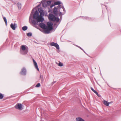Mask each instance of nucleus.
<instances>
[{"label": "nucleus", "instance_id": "f3484780", "mask_svg": "<svg viewBox=\"0 0 121 121\" xmlns=\"http://www.w3.org/2000/svg\"><path fill=\"white\" fill-rule=\"evenodd\" d=\"M76 120L77 121H85L84 120L80 117L77 118Z\"/></svg>", "mask_w": 121, "mask_h": 121}, {"label": "nucleus", "instance_id": "aec40b11", "mask_svg": "<svg viewBox=\"0 0 121 121\" xmlns=\"http://www.w3.org/2000/svg\"><path fill=\"white\" fill-rule=\"evenodd\" d=\"M22 30L24 31L26 30L27 29V27L26 26L23 27L22 28Z\"/></svg>", "mask_w": 121, "mask_h": 121}, {"label": "nucleus", "instance_id": "ddd939ff", "mask_svg": "<svg viewBox=\"0 0 121 121\" xmlns=\"http://www.w3.org/2000/svg\"><path fill=\"white\" fill-rule=\"evenodd\" d=\"M26 73V70L25 68H23L22 69V71L20 73L21 74L23 75H25Z\"/></svg>", "mask_w": 121, "mask_h": 121}, {"label": "nucleus", "instance_id": "39448f33", "mask_svg": "<svg viewBox=\"0 0 121 121\" xmlns=\"http://www.w3.org/2000/svg\"><path fill=\"white\" fill-rule=\"evenodd\" d=\"M35 9H33L32 10L31 13L29 18V22H30V21H31L32 22V23L34 25H36L38 22H37V21L36 20V21H35L34 20H32V17H33V11H34Z\"/></svg>", "mask_w": 121, "mask_h": 121}, {"label": "nucleus", "instance_id": "b1692460", "mask_svg": "<svg viewBox=\"0 0 121 121\" xmlns=\"http://www.w3.org/2000/svg\"><path fill=\"white\" fill-rule=\"evenodd\" d=\"M40 86V84L39 83H38L35 86L36 87H39Z\"/></svg>", "mask_w": 121, "mask_h": 121}, {"label": "nucleus", "instance_id": "2eb2a0df", "mask_svg": "<svg viewBox=\"0 0 121 121\" xmlns=\"http://www.w3.org/2000/svg\"><path fill=\"white\" fill-rule=\"evenodd\" d=\"M33 61L34 66L35 68L38 71L39 70V69L38 68L37 64L36 62L35 61L34 59H33Z\"/></svg>", "mask_w": 121, "mask_h": 121}, {"label": "nucleus", "instance_id": "a878e982", "mask_svg": "<svg viewBox=\"0 0 121 121\" xmlns=\"http://www.w3.org/2000/svg\"><path fill=\"white\" fill-rule=\"evenodd\" d=\"M99 97H100V96L98 94V92L96 91L95 93Z\"/></svg>", "mask_w": 121, "mask_h": 121}, {"label": "nucleus", "instance_id": "f257e3e1", "mask_svg": "<svg viewBox=\"0 0 121 121\" xmlns=\"http://www.w3.org/2000/svg\"><path fill=\"white\" fill-rule=\"evenodd\" d=\"M38 10L40 13L39 15L38 11L36 10L34 13L33 16V18L34 20H36L37 22H42L44 20L43 17L44 16V13L42 9H39Z\"/></svg>", "mask_w": 121, "mask_h": 121}, {"label": "nucleus", "instance_id": "9d476101", "mask_svg": "<svg viewBox=\"0 0 121 121\" xmlns=\"http://www.w3.org/2000/svg\"><path fill=\"white\" fill-rule=\"evenodd\" d=\"M22 105L21 104L18 103L15 106V108L16 109L21 110L22 109Z\"/></svg>", "mask_w": 121, "mask_h": 121}, {"label": "nucleus", "instance_id": "f03ea898", "mask_svg": "<svg viewBox=\"0 0 121 121\" xmlns=\"http://www.w3.org/2000/svg\"><path fill=\"white\" fill-rule=\"evenodd\" d=\"M61 8H62L65 12V9L62 4L61 5H58L57 7H55L53 9L54 14L56 16L58 14H59V16L62 15V13L60 11V9Z\"/></svg>", "mask_w": 121, "mask_h": 121}, {"label": "nucleus", "instance_id": "a211bd4d", "mask_svg": "<svg viewBox=\"0 0 121 121\" xmlns=\"http://www.w3.org/2000/svg\"><path fill=\"white\" fill-rule=\"evenodd\" d=\"M56 64L58 65L59 66L61 67L63 66V64L60 62L59 64L56 62Z\"/></svg>", "mask_w": 121, "mask_h": 121}, {"label": "nucleus", "instance_id": "4be33fe9", "mask_svg": "<svg viewBox=\"0 0 121 121\" xmlns=\"http://www.w3.org/2000/svg\"><path fill=\"white\" fill-rule=\"evenodd\" d=\"M27 35L28 36L30 37L32 35V34L31 33H28L27 34Z\"/></svg>", "mask_w": 121, "mask_h": 121}, {"label": "nucleus", "instance_id": "393cba45", "mask_svg": "<svg viewBox=\"0 0 121 121\" xmlns=\"http://www.w3.org/2000/svg\"><path fill=\"white\" fill-rule=\"evenodd\" d=\"M91 90L94 93H95L96 91L94 90V89L92 87L91 88Z\"/></svg>", "mask_w": 121, "mask_h": 121}, {"label": "nucleus", "instance_id": "4468645a", "mask_svg": "<svg viewBox=\"0 0 121 121\" xmlns=\"http://www.w3.org/2000/svg\"><path fill=\"white\" fill-rule=\"evenodd\" d=\"M45 30L43 31L44 33L45 34H48L50 33V30H50L49 28H45L44 29Z\"/></svg>", "mask_w": 121, "mask_h": 121}, {"label": "nucleus", "instance_id": "cd10ccee", "mask_svg": "<svg viewBox=\"0 0 121 121\" xmlns=\"http://www.w3.org/2000/svg\"><path fill=\"white\" fill-rule=\"evenodd\" d=\"M40 78H43V76L41 75H40Z\"/></svg>", "mask_w": 121, "mask_h": 121}, {"label": "nucleus", "instance_id": "f8f14e48", "mask_svg": "<svg viewBox=\"0 0 121 121\" xmlns=\"http://www.w3.org/2000/svg\"><path fill=\"white\" fill-rule=\"evenodd\" d=\"M10 26L12 29L14 30H15L16 27H17V25L15 23H14V24L12 23L11 24Z\"/></svg>", "mask_w": 121, "mask_h": 121}, {"label": "nucleus", "instance_id": "7ed1b4c3", "mask_svg": "<svg viewBox=\"0 0 121 121\" xmlns=\"http://www.w3.org/2000/svg\"><path fill=\"white\" fill-rule=\"evenodd\" d=\"M48 19L50 21L56 22H57L59 20V18L54 15L53 14H50L48 16Z\"/></svg>", "mask_w": 121, "mask_h": 121}, {"label": "nucleus", "instance_id": "5701e85b", "mask_svg": "<svg viewBox=\"0 0 121 121\" xmlns=\"http://www.w3.org/2000/svg\"><path fill=\"white\" fill-rule=\"evenodd\" d=\"M3 19L4 20V22H5V23L6 25L7 24V21L6 19V17H3Z\"/></svg>", "mask_w": 121, "mask_h": 121}, {"label": "nucleus", "instance_id": "412c9836", "mask_svg": "<svg viewBox=\"0 0 121 121\" xmlns=\"http://www.w3.org/2000/svg\"><path fill=\"white\" fill-rule=\"evenodd\" d=\"M4 97V96L3 94L1 93H0V99H2Z\"/></svg>", "mask_w": 121, "mask_h": 121}, {"label": "nucleus", "instance_id": "423d86ee", "mask_svg": "<svg viewBox=\"0 0 121 121\" xmlns=\"http://www.w3.org/2000/svg\"><path fill=\"white\" fill-rule=\"evenodd\" d=\"M51 1H43L42 4L43 7L44 8L48 7V8H49L48 6L51 4Z\"/></svg>", "mask_w": 121, "mask_h": 121}, {"label": "nucleus", "instance_id": "bb28decb", "mask_svg": "<svg viewBox=\"0 0 121 121\" xmlns=\"http://www.w3.org/2000/svg\"><path fill=\"white\" fill-rule=\"evenodd\" d=\"M75 45V46H77L80 49H81V50H82L83 51V49H82V48H81L79 46H78L77 45Z\"/></svg>", "mask_w": 121, "mask_h": 121}, {"label": "nucleus", "instance_id": "20e7f679", "mask_svg": "<svg viewBox=\"0 0 121 121\" xmlns=\"http://www.w3.org/2000/svg\"><path fill=\"white\" fill-rule=\"evenodd\" d=\"M22 51H21V53L23 55L26 54L28 52V48L27 46L25 45H22L21 46Z\"/></svg>", "mask_w": 121, "mask_h": 121}, {"label": "nucleus", "instance_id": "dca6fc26", "mask_svg": "<svg viewBox=\"0 0 121 121\" xmlns=\"http://www.w3.org/2000/svg\"><path fill=\"white\" fill-rule=\"evenodd\" d=\"M103 102L104 104L107 106H108L110 103L106 101L105 100H104Z\"/></svg>", "mask_w": 121, "mask_h": 121}, {"label": "nucleus", "instance_id": "1a4fd4ad", "mask_svg": "<svg viewBox=\"0 0 121 121\" xmlns=\"http://www.w3.org/2000/svg\"><path fill=\"white\" fill-rule=\"evenodd\" d=\"M51 46L55 47L58 50L59 49V45L57 43L54 42H52L50 43Z\"/></svg>", "mask_w": 121, "mask_h": 121}, {"label": "nucleus", "instance_id": "6ab92c4d", "mask_svg": "<svg viewBox=\"0 0 121 121\" xmlns=\"http://www.w3.org/2000/svg\"><path fill=\"white\" fill-rule=\"evenodd\" d=\"M17 5L19 9H20L21 8V4L20 3H18L17 4Z\"/></svg>", "mask_w": 121, "mask_h": 121}, {"label": "nucleus", "instance_id": "9b49d317", "mask_svg": "<svg viewBox=\"0 0 121 121\" xmlns=\"http://www.w3.org/2000/svg\"><path fill=\"white\" fill-rule=\"evenodd\" d=\"M39 26L43 29L47 28L46 26V25L43 23H41L39 24Z\"/></svg>", "mask_w": 121, "mask_h": 121}, {"label": "nucleus", "instance_id": "0eeeda50", "mask_svg": "<svg viewBox=\"0 0 121 121\" xmlns=\"http://www.w3.org/2000/svg\"><path fill=\"white\" fill-rule=\"evenodd\" d=\"M53 23H52L50 22H48L47 25L48 26H46V28H49L50 30H52L53 29L52 26L53 25Z\"/></svg>", "mask_w": 121, "mask_h": 121}, {"label": "nucleus", "instance_id": "6e6552de", "mask_svg": "<svg viewBox=\"0 0 121 121\" xmlns=\"http://www.w3.org/2000/svg\"><path fill=\"white\" fill-rule=\"evenodd\" d=\"M61 2L60 1H57L55 2L54 3V4H52L50 6L51 8H52L53 6L56 5H61L62 4Z\"/></svg>", "mask_w": 121, "mask_h": 121}]
</instances>
